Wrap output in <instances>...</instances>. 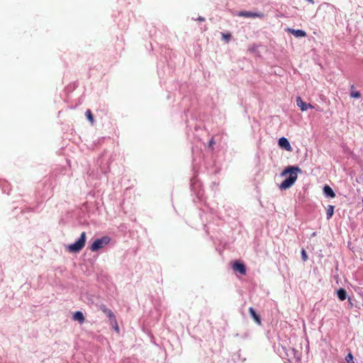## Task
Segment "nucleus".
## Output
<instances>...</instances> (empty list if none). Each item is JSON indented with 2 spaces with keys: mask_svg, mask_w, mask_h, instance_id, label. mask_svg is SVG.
I'll use <instances>...</instances> for the list:
<instances>
[{
  "mask_svg": "<svg viewBox=\"0 0 363 363\" xmlns=\"http://www.w3.org/2000/svg\"><path fill=\"white\" fill-rule=\"evenodd\" d=\"M111 241V238L108 236H104L101 238L96 239L90 246V250L92 252H96L99 249L104 247Z\"/></svg>",
  "mask_w": 363,
  "mask_h": 363,
  "instance_id": "7ed1b4c3",
  "label": "nucleus"
},
{
  "mask_svg": "<svg viewBox=\"0 0 363 363\" xmlns=\"http://www.w3.org/2000/svg\"><path fill=\"white\" fill-rule=\"evenodd\" d=\"M301 257H302V259L305 262L308 259V256L306 255V252L304 250H302L301 251Z\"/></svg>",
  "mask_w": 363,
  "mask_h": 363,
  "instance_id": "f3484780",
  "label": "nucleus"
},
{
  "mask_svg": "<svg viewBox=\"0 0 363 363\" xmlns=\"http://www.w3.org/2000/svg\"><path fill=\"white\" fill-rule=\"evenodd\" d=\"M197 20H198V21H205V18H203V17H201V16H200V17H199V18H198V19H197Z\"/></svg>",
  "mask_w": 363,
  "mask_h": 363,
  "instance_id": "412c9836",
  "label": "nucleus"
},
{
  "mask_svg": "<svg viewBox=\"0 0 363 363\" xmlns=\"http://www.w3.org/2000/svg\"><path fill=\"white\" fill-rule=\"evenodd\" d=\"M301 172V169L295 166H289L286 167L281 173V176L289 174V177L284 179L280 184L279 187L282 189L290 188L296 181L298 173Z\"/></svg>",
  "mask_w": 363,
  "mask_h": 363,
  "instance_id": "f257e3e1",
  "label": "nucleus"
},
{
  "mask_svg": "<svg viewBox=\"0 0 363 363\" xmlns=\"http://www.w3.org/2000/svg\"><path fill=\"white\" fill-rule=\"evenodd\" d=\"M353 357L351 353H349L346 357V360L347 362H350L351 360H352Z\"/></svg>",
  "mask_w": 363,
  "mask_h": 363,
  "instance_id": "a211bd4d",
  "label": "nucleus"
},
{
  "mask_svg": "<svg viewBox=\"0 0 363 363\" xmlns=\"http://www.w3.org/2000/svg\"><path fill=\"white\" fill-rule=\"evenodd\" d=\"M85 115H86L87 119L91 122V123L93 124L94 122V118H93L91 111L87 110L85 113Z\"/></svg>",
  "mask_w": 363,
  "mask_h": 363,
  "instance_id": "dca6fc26",
  "label": "nucleus"
},
{
  "mask_svg": "<svg viewBox=\"0 0 363 363\" xmlns=\"http://www.w3.org/2000/svg\"><path fill=\"white\" fill-rule=\"evenodd\" d=\"M238 16L245 17V18H262L263 17V14L261 13H255L251 11H240L238 13Z\"/></svg>",
  "mask_w": 363,
  "mask_h": 363,
  "instance_id": "39448f33",
  "label": "nucleus"
},
{
  "mask_svg": "<svg viewBox=\"0 0 363 363\" xmlns=\"http://www.w3.org/2000/svg\"><path fill=\"white\" fill-rule=\"evenodd\" d=\"M337 296L340 301H344L347 298V292L343 289H340L337 292Z\"/></svg>",
  "mask_w": 363,
  "mask_h": 363,
  "instance_id": "ddd939ff",
  "label": "nucleus"
},
{
  "mask_svg": "<svg viewBox=\"0 0 363 363\" xmlns=\"http://www.w3.org/2000/svg\"><path fill=\"white\" fill-rule=\"evenodd\" d=\"M293 351L294 352V356H296V352L294 350Z\"/></svg>",
  "mask_w": 363,
  "mask_h": 363,
  "instance_id": "4be33fe9",
  "label": "nucleus"
},
{
  "mask_svg": "<svg viewBox=\"0 0 363 363\" xmlns=\"http://www.w3.org/2000/svg\"><path fill=\"white\" fill-rule=\"evenodd\" d=\"M354 87V85H352V86H351V87H350V88H351V90H352V91H351V93H350V96H351L352 98H356V99H359V98H360V97H361V94H360V92H359V91H354V90H353Z\"/></svg>",
  "mask_w": 363,
  "mask_h": 363,
  "instance_id": "2eb2a0df",
  "label": "nucleus"
},
{
  "mask_svg": "<svg viewBox=\"0 0 363 363\" xmlns=\"http://www.w3.org/2000/svg\"><path fill=\"white\" fill-rule=\"evenodd\" d=\"M223 39L228 40L230 38V34H223Z\"/></svg>",
  "mask_w": 363,
  "mask_h": 363,
  "instance_id": "aec40b11",
  "label": "nucleus"
},
{
  "mask_svg": "<svg viewBox=\"0 0 363 363\" xmlns=\"http://www.w3.org/2000/svg\"><path fill=\"white\" fill-rule=\"evenodd\" d=\"M296 104L302 111H306L308 108H313L311 104H307L303 101L300 96L296 98Z\"/></svg>",
  "mask_w": 363,
  "mask_h": 363,
  "instance_id": "423d86ee",
  "label": "nucleus"
},
{
  "mask_svg": "<svg viewBox=\"0 0 363 363\" xmlns=\"http://www.w3.org/2000/svg\"><path fill=\"white\" fill-rule=\"evenodd\" d=\"M114 329L118 333L119 332V328L117 323V321L116 320V323H113V325H111Z\"/></svg>",
  "mask_w": 363,
  "mask_h": 363,
  "instance_id": "6ab92c4d",
  "label": "nucleus"
},
{
  "mask_svg": "<svg viewBox=\"0 0 363 363\" xmlns=\"http://www.w3.org/2000/svg\"><path fill=\"white\" fill-rule=\"evenodd\" d=\"M289 31L296 38L306 36V33L303 30H295L292 28H289Z\"/></svg>",
  "mask_w": 363,
  "mask_h": 363,
  "instance_id": "1a4fd4ad",
  "label": "nucleus"
},
{
  "mask_svg": "<svg viewBox=\"0 0 363 363\" xmlns=\"http://www.w3.org/2000/svg\"><path fill=\"white\" fill-rule=\"evenodd\" d=\"M249 312H250V314L251 315L252 318L255 320V321L257 324L260 325L261 319H260L259 316L257 314L255 310L251 307L249 308Z\"/></svg>",
  "mask_w": 363,
  "mask_h": 363,
  "instance_id": "9b49d317",
  "label": "nucleus"
},
{
  "mask_svg": "<svg viewBox=\"0 0 363 363\" xmlns=\"http://www.w3.org/2000/svg\"><path fill=\"white\" fill-rule=\"evenodd\" d=\"M86 242V233H82L79 238L73 244L67 246V250L70 252H79L84 247Z\"/></svg>",
  "mask_w": 363,
  "mask_h": 363,
  "instance_id": "f03ea898",
  "label": "nucleus"
},
{
  "mask_svg": "<svg viewBox=\"0 0 363 363\" xmlns=\"http://www.w3.org/2000/svg\"><path fill=\"white\" fill-rule=\"evenodd\" d=\"M323 193L328 197L334 198L335 196V192L328 185L323 187Z\"/></svg>",
  "mask_w": 363,
  "mask_h": 363,
  "instance_id": "9d476101",
  "label": "nucleus"
},
{
  "mask_svg": "<svg viewBox=\"0 0 363 363\" xmlns=\"http://www.w3.org/2000/svg\"><path fill=\"white\" fill-rule=\"evenodd\" d=\"M334 213V206L332 205H328L327 208V219L329 220L331 218Z\"/></svg>",
  "mask_w": 363,
  "mask_h": 363,
  "instance_id": "4468645a",
  "label": "nucleus"
},
{
  "mask_svg": "<svg viewBox=\"0 0 363 363\" xmlns=\"http://www.w3.org/2000/svg\"><path fill=\"white\" fill-rule=\"evenodd\" d=\"M279 145L285 149L286 150L290 151L291 150V145L289 140L286 138H281L279 140Z\"/></svg>",
  "mask_w": 363,
  "mask_h": 363,
  "instance_id": "0eeeda50",
  "label": "nucleus"
},
{
  "mask_svg": "<svg viewBox=\"0 0 363 363\" xmlns=\"http://www.w3.org/2000/svg\"><path fill=\"white\" fill-rule=\"evenodd\" d=\"M73 319L82 323L84 321V316L80 311H77L73 315Z\"/></svg>",
  "mask_w": 363,
  "mask_h": 363,
  "instance_id": "f8f14e48",
  "label": "nucleus"
},
{
  "mask_svg": "<svg viewBox=\"0 0 363 363\" xmlns=\"http://www.w3.org/2000/svg\"><path fill=\"white\" fill-rule=\"evenodd\" d=\"M233 269L239 272L241 274H245L246 272L245 267L243 264L240 262H235L233 264Z\"/></svg>",
  "mask_w": 363,
  "mask_h": 363,
  "instance_id": "6e6552de",
  "label": "nucleus"
},
{
  "mask_svg": "<svg viewBox=\"0 0 363 363\" xmlns=\"http://www.w3.org/2000/svg\"><path fill=\"white\" fill-rule=\"evenodd\" d=\"M100 309L103 311V313L109 318L111 325H113L116 323V317L113 313L108 309L106 306L101 305L100 306Z\"/></svg>",
  "mask_w": 363,
  "mask_h": 363,
  "instance_id": "20e7f679",
  "label": "nucleus"
}]
</instances>
